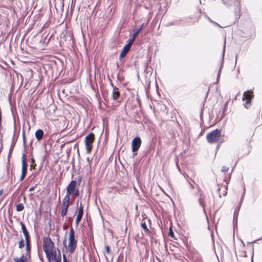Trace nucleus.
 Segmentation results:
<instances>
[{"instance_id": "13", "label": "nucleus", "mask_w": 262, "mask_h": 262, "mask_svg": "<svg viewBox=\"0 0 262 262\" xmlns=\"http://www.w3.org/2000/svg\"><path fill=\"white\" fill-rule=\"evenodd\" d=\"M111 84L113 87V91L112 94V98L113 100H117L119 97L120 92L118 91V89L116 86H114L112 83H111Z\"/></svg>"}, {"instance_id": "20", "label": "nucleus", "mask_w": 262, "mask_h": 262, "mask_svg": "<svg viewBox=\"0 0 262 262\" xmlns=\"http://www.w3.org/2000/svg\"><path fill=\"white\" fill-rule=\"evenodd\" d=\"M135 39H136V37H134V36L132 35V38L129 40L128 43H127L125 46H127V47L130 49L133 43L134 42V41H135Z\"/></svg>"}, {"instance_id": "43", "label": "nucleus", "mask_w": 262, "mask_h": 262, "mask_svg": "<svg viewBox=\"0 0 262 262\" xmlns=\"http://www.w3.org/2000/svg\"><path fill=\"white\" fill-rule=\"evenodd\" d=\"M209 21H210L211 23H213V22H214V21H212L210 18H209Z\"/></svg>"}, {"instance_id": "29", "label": "nucleus", "mask_w": 262, "mask_h": 262, "mask_svg": "<svg viewBox=\"0 0 262 262\" xmlns=\"http://www.w3.org/2000/svg\"><path fill=\"white\" fill-rule=\"evenodd\" d=\"M67 211L68 210H64V209H61V214L62 216H65L67 214Z\"/></svg>"}, {"instance_id": "21", "label": "nucleus", "mask_w": 262, "mask_h": 262, "mask_svg": "<svg viewBox=\"0 0 262 262\" xmlns=\"http://www.w3.org/2000/svg\"><path fill=\"white\" fill-rule=\"evenodd\" d=\"M135 39H136V37H134V36L132 35V38L129 40L128 43H127L125 46H127V47L130 49L133 43L134 42V41H135Z\"/></svg>"}, {"instance_id": "30", "label": "nucleus", "mask_w": 262, "mask_h": 262, "mask_svg": "<svg viewBox=\"0 0 262 262\" xmlns=\"http://www.w3.org/2000/svg\"><path fill=\"white\" fill-rule=\"evenodd\" d=\"M223 3L226 6L228 7L230 4L228 3V0H222Z\"/></svg>"}, {"instance_id": "17", "label": "nucleus", "mask_w": 262, "mask_h": 262, "mask_svg": "<svg viewBox=\"0 0 262 262\" xmlns=\"http://www.w3.org/2000/svg\"><path fill=\"white\" fill-rule=\"evenodd\" d=\"M147 24H145L144 23H143L140 27L139 29H134L133 30L134 33L133 35L134 36V37H137V35L139 34V32L143 29V28L146 26Z\"/></svg>"}, {"instance_id": "23", "label": "nucleus", "mask_w": 262, "mask_h": 262, "mask_svg": "<svg viewBox=\"0 0 262 262\" xmlns=\"http://www.w3.org/2000/svg\"><path fill=\"white\" fill-rule=\"evenodd\" d=\"M141 226L144 230L145 232H148L149 231L147 228V226L145 222L142 223Z\"/></svg>"}, {"instance_id": "37", "label": "nucleus", "mask_w": 262, "mask_h": 262, "mask_svg": "<svg viewBox=\"0 0 262 262\" xmlns=\"http://www.w3.org/2000/svg\"><path fill=\"white\" fill-rule=\"evenodd\" d=\"M35 189V187L34 186H32L29 189V191H33Z\"/></svg>"}, {"instance_id": "39", "label": "nucleus", "mask_w": 262, "mask_h": 262, "mask_svg": "<svg viewBox=\"0 0 262 262\" xmlns=\"http://www.w3.org/2000/svg\"><path fill=\"white\" fill-rule=\"evenodd\" d=\"M245 192V189L244 188V193H243V196H242L241 202H242L243 201V199L244 197Z\"/></svg>"}, {"instance_id": "1", "label": "nucleus", "mask_w": 262, "mask_h": 262, "mask_svg": "<svg viewBox=\"0 0 262 262\" xmlns=\"http://www.w3.org/2000/svg\"><path fill=\"white\" fill-rule=\"evenodd\" d=\"M77 241L75 238V231L72 227H71L69 232V244L67 246V239L64 238L63 244L67 249L70 254H72L75 251L77 247Z\"/></svg>"}, {"instance_id": "3", "label": "nucleus", "mask_w": 262, "mask_h": 262, "mask_svg": "<svg viewBox=\"0 0 262 262\" xmlns=\"http://www.w3.org/2000/svg\"><path fill=\"white\" fill-rule=\"evenodd\" d=\"M54 244L50 237H45L43 239V250L46 255H48L49 251L54 250Z\"/></svg>"}, {"instance_id": "33", "label": "nucleus", "mask_w": 262, "mask_h": 262, "mask_svg": "<svg viewBox=\"0 0 262 262\" xmlns=\"http://www.w3.org/2000/svg\"><path fill=\"white\" fill-rule=\"evenodd\" d=\"M169 235L170 237H173L174 236V233L171 230L169 232Z\"/></svg>"}, {"instance_id": "2", "label": "nucleus", "mask_w": 262, "mask_h": 262, "mask_svg": "<svg viewBox=\"0 0 262 262\" xmlns=\"http://www.w3.org/2000/svg\"><path fill=\"white\" fill-rule=\"evenodd\" d=\"M222 138L221 131L217 129L208 133L206 136V139L209 143L212 144L221 141Z\"/></svg>"}, {"instance_id": "31", "label": "nucleus", "mask_w": 262, "mask_h": 262, "mask_svg": "<svg viewBox=\"0 0 262 262\" xmlns=\"http://www.w3.org/2000/svg\"><path fill=\"white\" fill-rule=\"evenodd\" d=\"M235 211H236V210H235L234 213V217H233V221L234 222L235 221H236V222H237V214H238V212L236 214H235Z\"/></svg>"}, {"instance_id": "34", "label": "nucleus", "mask_w": 262, "mask_h": 262, "mask_svg": "<svg viewBox=\"0 0 262 262\" xmlns=\"http://www.w3.org/2000/svg\"><path fill=\"white\" fill-rule=\"evenodd\" d=\"M23 142H24V144H26L25 134L24 132L23 133Z\"/></svg>"}, {"instance_id": "41", "label": "nucleus", "mask_w": 262, "mask_h": 262, "mask_svg": "<svg viewBox=\"0 0 262 262\" xmlns=\"http://www.w3.org/2000/svg\"><path fill=\"white\" fill-rule=\"evenodd\" d=\"M213 24H215V25H216L217 26L219 27H222L219 24H218L217 23H215V22H213Z\"/></svg>"}, {"instance_id": "9", "label": "nucleus", "mask_w": 262, "mask_h": 262, "mask_svg": "<svg viewBox=\"0 0 262 262\" xmlns=\"http://www.w3.org/2000/svg\"><path fill=\"white\" fill-rule=\"evenodd\" d=\"M83 214V207L81 204H80L79 209H78V213L76 217L75 223L76 226H78L80 221H81L82 215Z\"/></svg>"}, {"instance_id": "38", "label": "nucleus", "mask_w": 262, "mask_h": 262, "mask_svg": "<svg viewBox=\"0 0 262 262\" xmlns=\"http://www.w3.org/2000/svg\"><path fill=\"white\" fill-rule=\"evenodd\" d=\"M63 262H69L67 259H66V257L64 255H63Z\"/></svg>"}, {"instance_id": "45", "label": "nucleus", "mask_w": 262, "mask_h": 262, "mask_svg": "<svg viewBox=\"0 0 262 262\" xmlns=\"http://www.w3.org/2000/svg\"><path fill=\"white\" fill-rule=\"evenodd\" d=\"M2 192H3V190H0V194H2Z\"/></svg>"}, {"instance_id": "16", "label": "nucleus", "mask_w": 262, "mask_h": 262, "mask_svg": "<svg viewBox=\"0 0 262 262\" xmlns=\"http://www.w3.org/2000/svg\"><path fill=\"white\" fill-rule=\"evenodd\" d=\"M43 130L41 129H38L36 131L35 136L38 141H40L43 138Z\"/></svg>"}, {"instance_id": "7", "label": "nucleus", "mask_w": 262, "mask_h": 262, "mask_svg": "<svg viewBox=\"0 0 262 262\" xmlns=\"http://www.w3.org/2000/svg\"><path fill=\"white\" fill-rule=\"evenodd\" d=\"M141 144V140L140 137H136L132 142V151L136 152L138 150Z\"/></svg>"}, {"instance_id": "14", "label": "nucleus", "mask_w": 262, "mask_h": 262, "mask_svg": "<svg viewBox=\"0 0 262 262\" xmlns=\"http://www.w3.org/2000/svg\"><path fill=\"white\" fill-rule=\"evenodd\" d=\"M20 224L21 225V228L23 233L25 236V240L30 239L29 234L27 230V228H26L25 224L22 222H20Z\"/></svg>"}, {"instance_id": "10", "label": "nucleus", "mask_w": 262, "mask_h": 262, "mask_svg": "<svg viewBox=\"0 0 262 262\" xmlns=\"http://www.w3.org/2000/svg\"><path fill=\"white\" fill-rule=\"evenodd\" d=\"M46 256L49 261H50L51 260H54L57 259L58 255H57L56 251L55 250H53L49 251L48 255H46Z\"/></svg>"}, {"instance_id": "40", "label": "nucleus", "mask_w": 262, "mask_h": 262, "mask_svg": "<svg viewBox=\"0 0 262 262\" xmlns=\"http://www.w3.org/2000/svg\"><path fill=\"white\" fill-rule=\"evenodd\" d=\"M220 71L221 70H220V71H219L218 72V74H217V80H218L219 78V77H220Z\"/></svg>"}, {"instance_id": "12", "label": "nucleus", "mask_w": 262, "mask_h": 262, "mask_svg": "<svg viewBox=\"0 0 262 262\" xmlns=\"http://www.w3.org/2000/svg\"><path fill=\"white\" fill-rule=\"evenodd\" d=\"M30 258V257L23 254L20 257H14L13 260L14 262H28Z\"/></svg>"}, {"instance_id": "42", "label": "nucleus", "mask_w": 262, "mask_h": 262, "mask_svg": "<svg viewBox=\"0 0 262 262\" xmlns=\"http://www.w3.org/2000/svg\"><path fill=\"white\" fill-rule=\"evenodd\" d=\"M189 184H190V187H191L192 189H193V185H192L191 183H189Z\"/></svg>"}, {"instance_id": "44", "label": "nucleus", "mask_w": 262, "mask_h": 262, "mask_svg": "<svg viewBox=\"0 0 262 262\" xmlns=\"http://www.w3.org/2000/svg\"><path fill=\"white\" fill-rule=\"evenodd\" d=\"M31 162H32V163H34V160L33 159V158L31 159Z\"/></svg>"}, {"instance_id": "35", "label": "nucleus", "mask_w": 262, "mask_h": 262, "mask_svg": "<svg viewBox=\"0 0 262 262\" xmlns=\"http://www.w3.org/2000/svg\"><path fill=\"white\" fill-rule=\"evenodd\" d=\"M199 203H200V204L204 208V206H203V203H202V199L201 198H200L199 199Z\"/></svg>"}, {"instance_id": "8", "label": "nucleus", "mask_w": 262, "mask_h": 262, "mask_svg": "<svg viewBox=\"0 0 262 262\" xmlns=\"http://www.w3.org/2000/svg\"><path fill=\"white\" fill-rule=\"evenodd\" d=\"M22 160V169H21V174L23 176H26L27 172V163L26 160V155L24 154L21 157Z\"/></svg>"}, {"instance_id": "25", "label": "nucleus", "mask_w": 262, "mask_h": 262, "mask_svg": "<svg viewBox=\"0 0 262 262\" xmlns=\"http://www.w3.org/2000/svg\"><path fill=\"white\" fill-rule=\"evenodd\" d=\"M25 246L24 241L23 239H21L18 243V248L19 249H22Z\"/></svg>"}, {"instance_id": "15", "label": "nucleus", "mask_w": 262, "mask_h": 262, "mask_svg": "<svg viewBox=\"0 0 262 262\" xmlns=\"http://www.w3.org/2000/svg\"><path fill=\"white\" fill-rule=\"evenodd\" d=\"M26 241V252L25 253H24L27 256H29L30 257V250H31V246H30V239L25 240Z\"/></svg>"}, {"instance_id": "28", "label": "nucleus", "mask_w": 262, "mask_h": 262, "mask_svg": "<svg viewBox=\"0 0 262 262\" xmlns=\"http://www.w3.org/2000/svg\"><path fill=\"white\" fill-rule=\"evenodd\" d=\"M229 169V168L227 167V166H223L222 168V172H226V171H227Z\"/></svg>"}, {"instance_id": "5", "label": "nucleus", "mask_w": 262, "mask_h": 262, "mask_svg": "<svg viewBox=\"0 0 262 262\" xmlns=\"http://www.w3.org/2000/svg\"><path fill=\"white\" fill-rule=\"evenodd\" d=\"M253 97L252 94V92L251 91H248L247 92H244L243 94V99L245 100H247L246 102L244 104L245 107L247 108H249L250 105L251 100Z\"/></svg>"}, {"instance_id": "49", "label": "nucleus", "mask_w": 262, "mask_h": 262, "mask_svg": "<svg viewBox=\"0 0 262 262\" xmlns=\"http://www.w3.org/2000/svg\"><path fill=\"white\" fill-rule=\"evenodd\" d=\"M237 3H239V1H238V0H237Z\"/></svg>"}, {"instance_id": "26", "label": "nucleus", "mask_w": 262, "mask_h": 262, "mask_svg": "<svg viewBox=\"0 0 262 262\" xmlns=\"http://www.w3.org/2000/svg\"><path fill=\"white\" fill-rule=\"evenodd\" d=\"M71 195H72V196H78L79 195V190L76 189L75 190H74L73 192V193L71 194Z\"/></svg>"}, {"instance_id": "4", "label": "nucleus", "mask_w": 262, "mask_h": 262, "mask_svg": "<svg viewBox=\"0 0 262 262\" xmlns=\"http://www.w3.org/2000/svg\"><path fill=\"white\" fill-rule=\"evenodd\" d=\"M94 140V134L93 133H90L84 139V142L86 149L90 152L92 148V143Z\"/></svg>"}, {"instance_id": "46", "label": "nucleus", "mask_w": 262, "mask_h": 262, "mask_svg": "<svg viewBox=\"0 0 262 262\" xmlns=\"http://www.w3.org/2000/svg\"><path fill=\"white\" fill-rule=\"evenodd\" d=\"M225 42H224V50L225 49Z\"/></svg>"}, {"instance_id": "48", "label": "nucleus", "mask_w": 262, "mask_h": 262, "mask_svg": "<svg viewBox=\"0 0 262 262\" xmlns=\"http://www.w3.org/2000/svg\"><path fill=\"white\" fill-rule=\"evenodd\" d=\"M174 23H171L170 25H174Z\"/></svg>"}, {"instance_id": "11", "label": "nucleus", "mask_w": 262, "mask_h": 262, "mask_svg": "<svg viewBox=\"0 0 262 262\" xmlns=\"http://www.w3.org/2000/svg\"><path fill=\"white\" fill-rule=\"evenodd\" d=\"M70 201V197L64 196L62 202V207L61 209L68 210Z\"/></svg>"}, {"instance_id": "32", "label": "nucleus", "mask_w": 262, "mask_h": 262, "mask_svg": "<svg viewBox=\"0 0 262 262\" xmlns=\"http://www.w3.org/2000/svg\"><path fill=\"white\" fill-rule=\"evenodd\" d=\"M105 250H106V252L107 253V254H109L110 253V247L108 246H105Z\"/></svg>"}, {"instance_id": "6", "label": "nucleus", "mask_w": 262, "mask_h": 262, "mask_svg": "<svg viewBox=\"0 0 262 262\" xmlns=\"http://www.w3.org/2000/svg\"><path fill=\"white\" fill-rule=\"evenodd\" d=\"M76 186V181L75 180L71 181L67 187V193L66 196L70 197L73 192L75 190Z\"/></svg>"}, {"instance_id": "24", "label": "nucleus", "mask_w": 262, "mask_h": 262, "mask_svg": "<svg viewBox=\"0 0 262 262\" xmlns=\"http://www.w3.org/2000/svg\"><path fill=\"white\" fill-rule=\"evenodd\" d=\"M14 146V145L12 143L10 147V148L9 150V153L8 156V161H9L10 158L11 157V155Z\"/></svg>"}, {"instance_id": "18", "label": "nucleus", "mask_w": 262, "mask_h": 262, "mask_svg": "<svg viewBox=\"0 0 262 262\" xmlns=\"http://www.w3.org/2000/svg\"><path fill=\"white\" fill-rule=\"evenodd\" d=\"M127 46H124L122 50V51L120 54L119 58L121 59L124 57L126 54L129 51L130 49L127 47Z\"/></svg>"}, {"instance_id": "36", "label": "nucleus", "mask_w": 262, "mask_h": 262, "mask_svg": "<svg viewBox=\"0 0 262 262\" xmlns=\"http://www.w3.org/2000/svg\"><path fill=\"white\" fill-rule=\"evenodd\" d=\"M25 177V176H23L22 174H21L20 177L19 178V181H23Z\"/></svg>"}, {"instance_id": "47", "label": "nucleus", "mask_w": 262, "mask_h": 262, "mask_svg": "<svg viewBox=\"0 0 262 262\" xmlns=\"http://www.w3.org/2000/svg\"><path fill=\"white\" fill-rule=\"evenodd\" d=\"M24 202H25V201H26V198H25V197H24Z\"/></svg>"}, {"instance_id": "19", "label": "nucleus", "mask_w": 262, "mask_h": 262, "mask_svg": "<svg viewBox=\"0 0 262 262\" xmlns=\"http://www.w3.org/2000/svg\"><path fill=\"white\" fill-rule=\"evenodd\" d=\"M24 209V206L23 203H19L16 206V210L18 212L21 211Z\"/></svg>"}, {"instance_id": "22", "label": "nucleus", "mask_w": 262, "mask_h": 262, "mask_svg": "<svg viewBox=\"0 0 262 262\" xmlns=\"http://www.w3.org/2000/svg\"><path fill=\"white\" fill-rule=\"evenodd\" d=\"M230 176H229L228 178H225L224 179V181L226 182V185L225 186V190L227 191V184L229 183V181H230ZM227 194V192L225 191V193H224V195H226Z\"/></svg>"}, {"instance_id": "27", "label": "nucleus", "mask_w": 262, "mask_h": 262, "mask_svg": "<svg viewBox=\"0 0 262 262\" xmlns=\"http://www.w3.org/2000/svg\"><path fill=\"white\" fill-rule=\"evenodd\" d=\"M58 256H57V259H56V260H55L56 261V262H61V254H60V251L59 250H58Z\"/></svg>"}]
</instances>
